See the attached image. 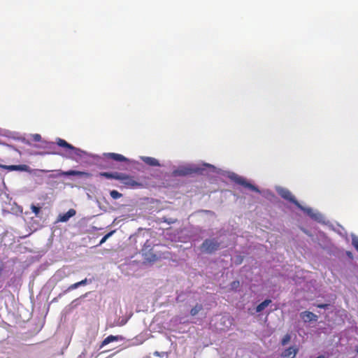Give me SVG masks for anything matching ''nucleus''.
<instances>
[{
	"label": "nucleus",
	"instance_id": "f257e3e1",
	"mask_svg": "<svg viewBox=\"0 0 358 358\" xmlns=\"http://www.w3.org/2000/svg\"><path fill=\"white\" fill-rule=\"evenodd\" d=\"M278 194L283 198L284 199L289 201V202L294 203L296 206H297L299 209L310 213L311 212L310 208H304L299 201L295 199L294 196L292 194V192L285 188H278L277 189Z\"/></svg>",
	"mask_w": 358,
	"mask_h": 358
},
{
	"label": "nucleus",
	"instance_id": "f03ea898",
	"mask_svg": "<svg viewBox=\"0 0 358 358\" xmlns=\"http://www.w3.org/2000/svg\"><path fill=\"white\" fill-rule=\"evenodd\" d=\"M56 143L58 146L64 148L68 151L69 157H73V156L81 157L82 150L69 143L65 140L57 138Z\"/></svg>",
	"mask_w": 358,
	"mask_h": 358
},
{
	"label": "nucleus",
	"instance_id": "7ed1b4c3",
	"mask_svg": "<svg viewBox=\"0 0 358 358\" xmlns=\"http://www.w3.org/2000/svg\"><path fill=\"white\" fill-rule=\"evenodd\" d=\"M220 246V243L215 238L206 239L201 245V250L208 254H212L217 251Z\"/></svg>",
	"mask_w": 358,
	"mask_h": 358
},
{
	"label": "nucleus",
	"instance_id": "20e7f679",
	"mask_svg": "<svg viewBox=\"0 0 358 358\" xmlns=\"http://www.w3.org/2000/svg\"><path fill=\"white\" fill-rule=\"evenodd\" d=\"M201 169L196 167H192L190 166H180L177 169L173 171V176H185L192 175L193 173H200Z\"/></svg>",
	"mask_w": 358,
	"mask_h": 358
},
{
	"label": "nucleus",
	"instance_id": "39448f33",
	"mask_svg": "<svg viewBox=\"0 0 358 358\" xmlns=\"http://www.w3.org/2000/svg\"><path fill=\"white\" fill-rule=\"evenodd\" d=\"M231 179L236 182V184H238L240 185L243 186L245 188H248L249 189L256 192H260L259 189L255 185L250 183L245 178L241 177L237 174H233L231 176Z\"/></svg>",
	"mask_w": 358,
	"mask_h": 358
},
{
	"label": "nucleus",
	"instance_id": "423d86ee",
	"mask_svg": "<svg viewBox=\"0 0 358 358\" xmlns=\"http://www.w3.org/2000/svg\"><path fill=\"white\" fill-rule=\"evenodd\" d=\"M118 180L129 188L141 186V184L136 181L133 176L122 173H120Z\"/></svg>",
	"mask_w": 358,
	"mask_h": 358
},
{
	"label": "nucleus",
	"instance_id": "0eeeda50",
	"mask_svg": "<svg viewBox=\"0 0 358 358\" xmlns=\"http://www.w3.org/2000/svg\"><path fill=\"white\" fill-rule=\"evenodd\" d=\"M103 156V161H104L107 164L110 160L120 162L129 161V159L127 157H125L124 156H123L120 154L114 153V152L104 153Z\"/></svg>",
	"mask_w": 358,
	"mask_h": 358
},
{
	"label": "nucleus",
	"instance_id": "6e6552de",
	"mask_svg": "<svg viewBox=\"0 0 358 358\" xmlns=\"http://www.w3.org/2000/svg\"><path fill=\"white\" fill-rule=\"evenodd\" d=\"M57 174L56 176H52V177H58V176H86L89 177L90 176V173L85 171H75V170H69L67 171H63L61 170L57 171Z\"/></svg>",
	"mask_w": 358,
	"mask_h": 358
},
{
	"label": "nucleus",
	"instance_id": "1a4fd4ad",
	"mask_svg": "<svg viewBox=\"0 0 358 358\" xmlns=\"http://www.w3.org/2000/svg\"><path fill=\"white\" fill-rule=\"evenodd\" d=\"M0 168L7 170L8 171H28L29 170V166L26 164L4 165V164H0Z\"/></svg>",
	"mask_w": 358,
	"mask_h": 358
},
{
	"label": "nucleus",
	"instance_id": "9d476101",
	"mask_svg": "<svg viewBox=\"0 0 358 358\" xmlns=\"http://www.w3.org/2000/svg\"><path fill=\"white\" fill-rule=\"evenodd\" d=\"M300 317L305 322L317 320V315L310 311L301 313Z\"/></svg>",
	"mask_w": 358,
	"mask_h": 358
},
{
	"label": "nucleus",
	"instance_id": "9b49d317",
	"mask_svg": "<svg viewBox=\"0 0 358 358\" xmlns=\"http://www.w3.org/2000/svg\"><path fill=\"white\" fill-rule=\"evenodd\" d=\"M298 352V348L295 347H289L285 350L281 356L282 358H294Z\"/></svg>",
	"mask_w": 358,
	"mask_h": 358
},
{
	"label": "nucleus",
	"instance_id": "f8f14e48",
	"mask_svg": "<svg viewBox=\"0 0 358 358\" xmlns=\"http://www.w3.org/2000/svg\"><path fill=\"white\" fill-rule=\"evenodd\" d=\"M141 160L145 162L147 165L150 166H160L159 161L151 157H141Z\"/></svg>",
	"mask_w": 358,
	"mask_h": 358
},
{
	"label": "nucleus",
	"instance_id": "ddd939ff",
	"mask_svg": "<svg viewBox=\"0 0 358 358\" xmlns=\"http://www.w3.org/2000/svg\"><path fill=\"white\" fill-rule=\"evenodd\" d=\"M76 215V210L74 209H69L66 213L60 215L59 217V221L64 222H67L71 217Z\"/></svg>",
	"mask_w": 358,
	"mask_h": 358
},
{
	"label": "nucleus",
	"instance_id": "4468645a",
	"mask_svg": "<svg viewBox=\"0 0 358 358\" xmlns=\"http://www.w3.org/2000/svg\"><path fill=\"white\" fill-rule=\"evenodd\" d=\"M119 175H120L119 172H113V173L101 172L99 173V176L101 177H104L108 179H115V180H118Z\"/></svg>",
	"mask_w": 358,
	"mask_h": 358
},
{
	"label": "nucleus",
	"instance_id": "2eb2a0df",
	"mask_svg": "<svg viewBox=\"0 0 358 358\" xmlns=\"http://www.w3.org/2000/svg\"><path fill=\"white\" fill-rule=\"evenodd\" d=\"M271 303V299H266L256 307V313H260L264 310L270 303Z\"/></svg>",
	"mask_w": 358,
	"mask_h": 358
},
{
	"label": "nucleus",
	"instance_id": "dca6fc26",
	"mask_svg": "<svg viewBox=\"0 0 358 358\" xmlns=\"http://www.w3.org/2000/svg\"><path fill=\"white\" fill-rule=\"evenodd\" d=\"M119 339L118 336L110 335L107 336L104 340L102 341L101 346L106 345L109 344L110 343L117 341Z\"/></svg>",
	"mask_w": 358,
	"mask_h": 358
},
{
	"label": "nucleus",
	"instance_id": "f3484780",
	"mask_svg": "<svg viewBox=\"0 0 358 358\" xmlns=\"http://www.w3.org/2000/svg\"><path fill=\"white\" fill-rule=\"evenodd\" d=\"M203 309V306L201 304L197 303L194 307H193L190 310V315L192 316L196 315L199 311Z\"/></svg>",
	"mask_w": 358,
	"mask_h": 358
},
{
	"label": "nucleus",
	"instance_id": "a211bd4d",
	"mask_svg": "<svg viewBox=\"0 0 358 358\" xmlns=\"http://www.w3.org/2000/svg\"><path fill=\"white\" fill-rule=\"evenodd\" d=\"M47 148H48L50 150L49 152H47V154H51V155H58L59 153L54 150L55 148V145L53 142L48 143Z\"/></svg>",
	"mask_w": 358,
	"mask_h": 358
},
{
	"label": "nucleus",
	"instance_id": "6ab92c4d",
	"mask_svg": "<svg viewBox=\"0 0 358 358\" xmlns=\"http://www.w3.org/2000/svg\"><path fill=\"white\" fill-rule=\"evenodd\" d=\"M115 232V230H113L110 232H108V234H106L102 238L101 240L99 242V244L98 245H102L103 243H104L106 240L110 238L114 233Z\"/></svg>",
	"mask_w": 358,
	"mask_h": 358
},
{
	"label": "nucleus",
	"instance_id": "aec40b11",
	"mask_svg": "<svg viewBox=\"0 0 358 358\" xmlns=\"http://www.w3.org/2000/svg\"><path fill=\"white\" fill-rule=\"evenodd\" d=\"M110 195L113 199H118L122 196V194L117 190L110 191Z\"/></svg>",
	"mask_w": 358,
	"mask_h": 358
},
{
	"label": "nucleus",
	"instance_id": "412c9836",
	"mask_svg": "<svg viewBox=\"0 0 358 358\" xmlns=\"http://www.w3.org/2000/svg\"><path fill=\"white\" fill-rule=\"evenodd\" d=\"M291 339V336L289 334H287L286 335L284 336V337L282 338V341H281V344L282 345H285L286 344H287L289 341Z\"/></svg>",
	"mask_w": 358,
	"mask_h": 358
},
{
	"label": "nucleus",
	"instance_id": "4be33fe9",
	"mask_svg": "<svg viewBox=\"0 0 358 358\" xmlns=\"http://www.w3.org/2000/svg\"><path fill=\"white\" fill-rule=\"evenodd\" d=\"M31 209L32 212L36 215V216H38V215L39 214V213L41 211V208L38 207L34 204H31Z\"/></svg>",
	"mask_w": 358,
	"mask_h": 358
},
{
	"label": "nucleus",
	"instance_id": "5701e85b",
	"mask_svg": "<svg viewBox=\"0 0 358 358\" xmlns=\"http://www.w3.org/2000/svg\"><path fill=\"white\" fill-rule=\"evenodd\" d=\"M239 281L235 280L231 283V287L232 289H236L238 287H239Z\"/></svg>",
	"mask_w": 358,
	"mask_h": 358
},
{
	"label": "nucleus",
	"instance_id": "b1692460",
	"mask_svg": "<svg viewBox=\"0 0 358 358\" xmlns=\"http://www.w3.org/2000/svg\"><path fill=\"white\" fill-rule=\"evenodd\" d=\"M153 355L156 357H164V355H166V352H158V351H155Z\"/></svg>",
	"mask_w": 358,
	"mask_h": 358
},
{
	"label": "nucleus",
	"instance_id": "393cba45",
	"mask_svg": "<svg viewBox=\"0 0 358 358\" xmlns=\"http://www.w3.org/2000/svg\"><path fill=\"white\" fill-rule=\"evenodd\" d=\"M78 287V285L77 282L74 283V284H72L71 285L69 288H68V290H73V289H75L76 288Z\"/></svg>",
	"mask_w": 358,
	"mask_h": 358
},
{
	"label": "nucleus",
	"instance_id": "a878e982",
	"mask_svg": "<svg viewBox=\"0 0 358 358\" xmlns=\"http://www.w3.org/2000/svg\"><path fill=\"white\" fill-rule=\"evenodd\" d=\"M33 138L35 141H40L41 139V136L40 134H36L33 136Z\"/></svg>",
	"mask_w": 358,
	"mask_h": 358
},
{
	"label": "nucleus",
	"instance_id": "bb28decb",
	"mask_svg": "<svg viewBox=\"0 0 358 358\" xmlns=\"http://www.w3.org/2000/svg\"><path fill=\"white\" fill-rule=\"evenodd\" d=\"M87 278H85L80 282H78L77 283L78 285V287H80L82 285H85L87 284Z\"/></svg>",
	"mask_w": 358,
	"mask_h": 358
},
{
	"label": "nucleus",
	"instance_id": "cd10ccee",
	"mask_svg": "<svg viewBox=\"0 0 358 358\" xmlns=\"http://www.w3.org/2000/svg\"><path fill=\"white\" fill-rule=\"evenodd\" d=\"M87 278H85L80 282H78L77 283L78 285V287H80L82 285H85L87 284Z\"/></svg>",
	"mask_w": 358,
	"mask_h": 358
},
{
	"label": "nucleus",
	"instance_id": "c85d7f7f",
	"mask_svg": "<svg viewBox=\"0 0 358 358\" xmlns=\"http://www.w3.org/2000/svg\"><path fill=\"white\" fill-rule=\"evenodd\" d=\"M352 244L354 247L358 250V238L353 239Z\"/></svg>",
	"mask_w": 358,
	"mask_h": 358
},
{
	"label": "nucleus",
	"instance_id": "c756f323",
	"mask_svg": "<svg viewBox=\"0 0 358 358\" xmlns=\"http://www.w3.org/2000/svg\"><path fill=\"white\" fill-rule=\"evenodd\" d=\"M328 304H324V303H320V304H317V307L319 308H327L328 307Z\"/></svg>",
	"mask_w": 358,
	"mask_h": 358
},
{
	"label": "nucleus",
	"instance_id": "7c9ffc66",
	"mask_svg": "<svg viewBox=\"0 0 358 358\" xmlns=\"http://www.w3.org/2000/svg\"><path fill=\"white\" fill-rule=\"evenodd\" d=\"M103 168H106V169H107V168H112V166H110V165H105V166H103Z\"/></svg>",
	"mask_w": 358,
	"mask_h": 358
},
{
	"label": "nucleus",
	"instance_id": "2f4dec72",
	"mask_svg": "<svg viewBox=\"0 0 358 358\" xmlns=\"http://www.w3.org/2000/svg\"><path fill=\"white\" fill-rule=\"evenodd\" d=\"M315 358H325V357L323 355H320V356H318V357H317Z\"/></svg>",
	"mask_w": 358,
	"mask_h": 358
},
{
	"label": "nucleus",
	"instance_id": "473e14b6",
	"mask_svg": "<svg viewBox=\"0 0 358 358\" xmlns=\"http://www.w3.org/2000/svg\"><path fill=\"white\" fill-rule=\"evenodd\" d=\"M41 172H48L47 170H41Z\"/></svg>",
	"mask_w": 358,
	"mask_h": 358
},
{
	"label": "nucleus",
	"instance_id": "72a5a7b5",
	"mask_svg": "<svg viewBox=\"0 0 358 358\" xmlns=\"http://www.w3.org/2000/svg\"><path fill=\"white\" fill-rule=\"evenodd\" d=\"M356 352L358 354V347H357V348H356Z\"/></svg>",
	"mask_w": 358,
	"mask_h": 358
},
{
	"label": "nucleus",
	"instance_id": "f704fd0d",
	"mask_svg": "<svg viewBox=\"0 0 358 358\" xmlns=\"http://www.w3.org/2000/svg\"><path fill=\"white\" fill-rule=\"evenodd\" d=\"M208 166L209 167H212V168H213V166H212V165H208Z\"/></svg>",
	"mask_w": 358,
	"mask_h": 358
},
{
	"label": "nucleus",
	"instance_id": "c9c22d12",
	"mask_svg": "<svg viewBox=\"0 0 358 358\" xmlns=\"http://www.w3.org/2000/svg\"><path fill=\"white\" fill-rule=\"evenodd\" d=\"M194 358H195V357H194Z\"/></svg>",
	"mask_w": 358,
	"mask_h": 358
}]
</instances>
